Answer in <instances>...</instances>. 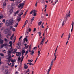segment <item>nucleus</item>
I'll list each match as a JSON object with an SVG mask.
<instances>
[{
	"instance_id": "nucleus-21",
	"label": "nucleus",
	"mask_w": 74,
	"mask_h": 74,
	"mask_svg": "<svg viewBox=\"0 0 74 74\" xmlns=\"http://www.w3.org/2000/svg\"><path fill=\"white\" fill-rule=\"evenodd\" d=\"M27 20H26L25 23L24 24V25H23V27H25V26H26V24L27 23Z\"/></svg>"
},
{
	"instance_id": "nucleus-11",
	"label": "nucleus",
	"mask_w": 74,
	"mask_h": 74,
	"mask_svg": "<svg viewBox=\"0 0 74 74\" xmlns=\"http://www.w3.org/2000/svg\"><path fill=\"white\" fill-rule=\"evenodd\" d=\"M25 49H23L22 50L21 52H22V56H23V53H25Z\"/></svg>"
},
{
	"instance_id": "nucleus-56",
	"label": "nucleus",
	"mask_w": 74,
	"mask_h": 74,
	"mask_svg": "<svg viewBox=\"0 0 74 74\" xmlns=\"http://www.w3.org/2000/svg\"><path fill=\"white\" fill-rule=\"evenodd\" d=\"M38 56H39L40 54V51H38Z\"/></svg>"
},
{
	"instance_id": "nucleus-36",
	"label": "nucleus",
	"mask_w": 74,
	"mask_h": 74,
	"mask_svg": "<svg viewBox=\"0 0 74 74\" xmlns=\"http://www.w3.org/2000/svg\"><path fill=\"white\" fill-rule=\"evenodd\" d=\"M9 44L10 45H12V42L10 41L9 42Z\"/></svg>"
},
{
	"instance_id": "nucleus-44",
	"label": "nucleus",
	"mask_w": 74,
	"mask_h": 74,
	"mask_svg": "<svg viewBox=\"0 0 74 74\" xmlns=\"http://www.w3.org/2000/svg\"><path fill=\"white\" fill-rule=\"evenodd\" d=\"M4 29H5V27H2L1 29V31H2V30H4Z\"/></svg>"
},
{
	"instance_id": "nucleus-17",
	"label": "nucleus",
	"mask_w": 74,
	"mask_h": 74,
	"mask_svg": "<svg viewBox=\"0 0 74 74\" xmlns=\"http://www.w3.org/2000/svg\"><path fill=\"white\" fill-rule=\"evenodd\" d=\"M25 66H24V68L25 69H27V68H28V66L27 65H26V64H24Z\"/></svg>"
},
{
	"instance_id": "nucleus-4",
	"label": "nucleus",
	"mask_w": 74,
	"mask_h": 74,
	"mask_svg": "<svg viewBox=\"0 0 74 74\" xmlns=\"http://www.w3.org/2000/svg\"><path fill=\"white\" fill-rule=\"evenodd\" d=\"M11 60V62L12 63V64L11 66V67H14V63L15 62L16 60H15V59H12Z\"/></svg>"
},
{
	"instance_id": "nucleus-61",
	"label": "nucleus",
	"mask_w": 74,
	"mask_h": 74,
	"mask_svg": "<svg viewBox=\"0 0 74 74\" xmlns=\"http://www.w3.org/2000/svg\"><path fill=\"white\" fill-rule=\"evenodd\" d=\"M21 59V58H20V57L18 58V61H19V60H20Z\"/></svg>"
},
{
	"instance_id": "nucleus-35",
	"label": "nucleus",
	"mask_w": 74,
	"mask_h": 74,
	"mask_svg": "<svg viewBox=\"0 0 74 74\" xmlns=\"http://www.w3.org/2000/svg\"><path fill=\"white\" fill-rule=\"evenodd\" d=\"M3 15L0 16V19H3Z\"/></svg>"
},
{
	"instance_id": "nucleus-55",
	"label": "nucleus",
	"mask_w": 74,
	"mask_h": 74,
	"mask_svg": "<svg viewBox=\"0 0 74 74\" xmlns=\"http://www.w3.org/2000/svg\"><path fill=\"white\" fill-rule=\"evenodd\" d=\"M36 28H34L33 30V32H36Z\"/></svg>"
},
{
	"instance_id": "nucleus-41",
	"label": "nucleus",
	"mask_w": 74,
	"mask_h": 74,
	"mask_svg": "<svg viewBox=\"0 0 74 74\" xmlns=\"http://www.w3.org/2000/svg\"><path fill=\"white\" fill-rule=\"evenodd\" d=\"M3 25V23H0V27H1Z\"/></svg>"
},
{
	"instance_id": "nucleus-63",
	"label": "nucleus",
	"mask_w": 74,
	"mask_h": 74,
	"mask_svg": "<svg viewBox=\"0 0 74 74\" xmlns=\"http://www.w3.org/2000/svg\"><path fill=\"white\" fill-rule=\"evenodd\" d=\"M28 61L29 62V63H30V62H31V60H30L29 59L28 60Z\"/></svg>"
},
{
	"instance_id": "nucleus-59",
	"label": "nucleus",
	"mask_w": 74,
	"mask_h": 74,
	"mask_svg": "<svg viewBox=\"0 0 74 74\" xmlns=\"http://www.w3.org/2000/svg\"><path fill=\"white\" fill-rule=\"evenodd\" d=\"M2 22H5V19H3L2 20Z\"/></svg>"
},
{
	"instance_id": "nucleus-1",
	"label": "nucleus",
	"mask_w": 74,
	"mask_h": 74,
	"mask_svg": "<svg viewBox=\"0 0 74 74\" xmlns=\"http://www.w3.org/2000/svg\"><path fill=\"white\" fill-rule=\"evenodd\" d=\"M14 22V20L13 19H11L9 20H7L6 21V22L5 23V26L8 27V26H11V27H12V23Z\"/></svg>"
},
{
	"instance_id": "nucleus-30",
	"label": "nucleus",
	"mask_w": 74,
	"mask_h": 74,
	"mask_svg": "<svg viewBox=\"0 0 74 74\" xmlns=\"http://www.w3.org/2000/svg\"><path fill=\"white\" fill-rule=\"evenodd\" d=\"M38 33L39 35V36H40L41 34V32L40 31L38 32Z\"/></svg>"
},
{
	"instance_id": "nucleus-26",
	"label": "nucleus",
	"mask_w": 74,
	"mask_h": 74,
	"mask_svg": "<svg viewBox=\"0 0 74 74\" xmlns=\"http://www.w3.org/2000/svg\"><path fill=\"white\" fill-rule=\"evenodd\" d=\"M12 30L13 31V32H15V29L14 28H12Z\"/></svg>"
},
{
	"instance_id": "nucleus-16",
	"label": "nucleus",
	"mask_w": 74,
	"mask_h": 74,
	"mask_svg": "<svg viewBox=\"0 0 74 74\" xmlns=\"http://www.w3.org/2000/svg\"><path fill=\"white\" fill-rule=\"evenodd\" d=\"M21 0H18L16 1V3L17 4H19V3H20L21 2Z\"/></svg>"
},
{
	"instance_id": "nucleus-45",
	"label": "nucleus",
	"mask_w": 74,
	"mask_h": 74,
	"mask_svg": "<svg viewBox=\"0 0 74 74\" xmlns=\"http://www.w3.org/2000/svg\"><path fill=\"white\" fill-rule=\"evenodd\" d=\"M5 6H6V3H5L3 4V7H5Z\"/></svg>"
},
{
	"instance_id": "nucleus-32",
	"label": "nucleus",
	"mask_w": 74,
	"mask_h": 74,
	"mask_svg": "<svg viewBox=\"0 0 74 74\" xmlns=\"http://www.w3.org/2000/svg\"><path fill=\"white\" fill-rule=\"evenodd\" d=\"M42 29H43L44 27V23H43L41 25Z\"/></svg>"
},
{
	"instance_id": "nucleus-39",
	"label": "nucleus",
	"mask_w": 74,
	"mask_h": 74,
	"mask_svg": "<svg viewBox=\"0 0 74 74\" xmlns=\"http://www.w3.org/2000/svg\"><path fill=\"white\" fill-rule=\"evenodd\" d=\"M4 40L5 42H7V38H4Z\"/></svg>"
},
{
	"instance_id": "nucleus-54",
	"label": "nucleus",
	"mask_w": 74,
	"mask_h": 74,
	"mask_svg": "<svg viewBox=\"0 0 74 74\" xmlns=\"http://www.w3.org/2000/svg\"><path fill=\"white\" fill-rule=\"evenodd\" d=\"M36 49H36H37V47H34L33 49H34H34Z\"/></svg>"
},
{
	"instance_id": "nucleus-18",
	"label": "nucleus",
	"mask_w": 74,
	"mask_h": 74,
	"mask_svg": "<svg viewBox=\"0 0 74 74\" xmlns=\"http://www.w3.org/2000/svg\"><path fill=\"white\" fill-rule=\"evenodd\" d=\"M23 12L22 11L21 12H20V14L19 15V17H21V15H23Z\"/></svg>"
},
{
	"instance_id": "nucleus-48",
	"label": "nucleus",
	"mask_w": 74,
	"mask_h": 74,
	"mask_svg": "<svg viewBox=\"0 0 74 74\" xmlns=\"http://www.w3.org/2000/svg\"><path fill=\"white\" fill-rule=\"evenodd\" d=\"M0 55H1V56H3L4 54L3 53H0Z\"/></svg>"
},
{
	"instance_id": "nucleus-14",
	"label": "nucleus",
	"mask_w": 74,
	"mask_h": 74,
	"mask_svg": "<svg viewBox=\"0 0 74 74\" xmlns=\"http://www.w3.org/2000/svg\"><path fill=\"white\" fill-rule=\"evenodd\" d=\"M11 51L9 50L8 51V55H11Z\"/></svg>"
},
{
	"instance_id": "nucleus-31",
	"label": "nucleus",
	"mask_w": 74,
	"mask_h": 74,
	"mask_svg": "<svg viewBox=\"0 0 74 74\" xmlns=\"http://www.w3.org/2000/svg\"><path fill=\"white\" fill-rule=\"evenodd\" d=\"M4 47V46L3 44L2 45H1V46L0 47V48H1H1H3V47Z\"/></svg>"
},
{
	"instance_id": "nucleus-15",
	"label": "nucleus",
	"mask_w": 74,
	"mask_h": 74,
	"mask_svg": "<svg viewBox=\"0 0 74 74\" xmlns=\"http://www.w3.org/2000/svg\"><path fill=\"white\" fill-rule=\"evenodd\" d=\"M56 53H54V56L55 57L54 60V61H55V60H56Z\"/></svg>"
},
{
	"instance_id": "nucleus-8",
	"label": "nucleus",
	"mask_w": 74,
	"mask_h": 74,
	"mask_svg": "<svg viewBox=\"0 0 74 74\" xmlns=\"http://www.w3.org/2000/svg\"><path fill=\"white\" fill-rule=\"evenodd\" d=\"M21 41H22V40L21 39H19V40L18 41V43H17L19 47L21 45Z\"/></svg>"
},
{
	"instance_id": "nucleus-40",
	"label": "nucleus",
	"mask_w": 74,
	"mask_h": 74,
	"mask_svg": "<svg viewBox=\"0 0 74 74\" xmlns=\"http://www.w3.org/2000/svg\"><path fill=\"white\" fill-rule=\"evenodd\" d=\"M28 52H29L28 51H26L25 53V55H27V53H28Z\"/></svg>"
},
{
	"instance_id": "nucleus-3",
	"label": "nucleus",
	"mask_w": 74,
	"mask_h": 74,
	"mask_svg": "<svg viewBox=\"0 0 74 74\" xmlns=\"http://www.w3.org/2000/svg\"><path fill=\"white\" fill-rule=\"evenodd\" d=\"M11 29V27L10 29L6 28L5 29H4L3 31V32L5 34H7L8 33V32Z\"/></svg>"
},
{
	"instance_id": "nucleus-53",
	"label": "nucleus",
	"mask_w": 74,
	"mask_h": 74,
	"mask_svg": "<svg viewBox=\"0 0 74 74\" xmlns=\"http://www.w3.org/2000/svg\"><path fill=\"white\" fill-rule=\"evenodd\" d=\"M28 47H29V45H27L26 46H25V48L27 49V48H28Z\"/></svg>"
},
{
	"instance_id": "nucleus-12",
	"label": "nucleus",
	"mask_w": 74,
	"mask_h": 74,
	"mask_svg": "<svg viewBox=\"0 0 74 74\" xmlns=\"http://www.w3.org/2000/svg\"><path fill=\"white\" fill-rule=\"evenodd\" d=\"M74 22H73L72 23V29H71V32H72V31H73V26H74Z\"/></svg>"
},
{
	"instance_id": "nucleus-60",
	"label": "nucleus",
	"mask_w": 74,
	"mask_h": 74,
	"mask_svg": "<svg viewBox=\"0 0 74 74\" xmlns=\"http://www.w3.org/2000/svg\"><path fill=\"white\" fill-rule=\"evenodd\" d=\"M58 1H59V0H57L56 2H55V4H56V3H58Z\"/></svg>"
},
{
	"instance_id": "nucleus-29",
	"label": "nucleus",
	"mask_w": 74,
	"mask_h": 74,
	"mask_svg": "<svg viewBox=\"0 0 74 74\" xmlns=\"http://www.w3.org/2000/svg\"><path fill=\"white\" fill-rule=\"evenodd\" d=\"M34 10H32L31 12H30V14H33V12H34Z\"/></svg>"
},
{
	"instance_id": "nucleus-37",
	"label": "nucleus",
	"mask_w": 74,
	"mask_h": 74,
	"mask_svg": "<svg viewBox=\"0 0 74 74\" xmlns=\"http://www.w3.org/2000/svg\"><path fill=\"white\" fill-rule=\"evenodd\" d=\"M37 3H38L37 2H36V3L35 5V6L36 7H37Z\"/></svg>"
},
{
	"instance_id": "nucleus-58",
	"label": "nucleus",
	"mask_w": 74,
	"mask_h": 74,
	"mask_svg": "<svg viewBox=\"0 0 74 74\" xmlns=\"http://www.w3.org/2000/svg\"><path fill=\"white\" fill-rule=\"evenodd\" d=\"M26 13H25L24 15H23V16H24V17H25V16H26Z\"/></svg>"
},
{
	"instance_id": "nucleus-2",
	"label": "nucleus",
	"mask_w": 74,
	"mask_h": 74,
	"mask_svg": "<svg viewBox=\"0 0 74 74\" xmlns=\"http://www.w3.org/2000/svg\"><path fill=\"white\" fill-rule=\"evenodd\" d=\"M11 58V55H8L7 56H6V58L7 59H8V60H6V61L7 62H10V61H11L12 60Z\"/></svg>"
},
{
	"instance_id": "nucleus-57",
	"label": "nucleus",
	"mask_w": 74,
	"mask_h": 74,
	"mask_svg": "<svg viewBox=\"0 0 74 74\" xmlns=\"http://www.w3.org/2000/svg\"><path fill=\"white\" fill-rule=\"evenodd\" d=\"M19 11L18 10L16 12V13L18 14V13H19Z\"/></svg>"
},
{
	"instance_id": "nucleus-49",
	"label": "nucleus",
	"mask_w": 74,
	"mask_h": 74,
	"mask_svg": "<svg viewBox=\"0 0 74 74\" xmlns=\"http://www.w3.org/2000/svg\"><path fill=\"white\" fill-rule=\"evenodd\" d=\"M70 34H69V36H68V40H69V38H70Z\"/></svg>"
},
{
	"instance_id": "nucleus-47",
	"label": "nucleus",
	"mask_w": 74,
	"mask_h": 74,
	"mask_svg": "<svg viewBox=\"0 0 74 74\" xmlns=\"http://www.w3.org/2000/svg\"><path fill=\"white\" fill-rule=\"evenodd\" d=\"M17 14V13L16 12H15L14 13V16H16V14Z\"/></svg>"
},
{
	"instance_id": "nucleus-42",
	"label": "nucleus",
	"mask_w": 74,
	"mask_h": 74,
	"mask_svg": "<svg viewBox=\"0 0 74 74\" xmlns=\"http://www.w3.org/2000/svg\"><path fill=\"white\" fill-rule=\"evenodd\" d=\"M70 14H68V15H67V16H66V17L67 18V17H70Z\"/></svg>"
},
{
	"instance_id": "nucleus-51",
	"label": "nucleus",
	"mask_w": 74,
	"mask_h": 74,
	"mask_svg": "<svg viewBox=\"0 0 74 74\" xmlns=\"http://www.w3.org/2000/svg\"><path fill=\"white\" fill-rule=\"evenodd\" d=\"M28 72H29V69H28L27 71L26 72V73H28Z\"/></svg>"
},
{
	"instance_id": "nucleus-5",
	"label": "nucleus",
	"mask_w": 74,
	"mask_h": 74,
	"mask_svg": "<svg viewBox=\"0 0 74 74\" xmlns=\"http://www.w3.org/2000/svg\"><path fill=\"white\" fill-rule=\"evenodd\" d=\"M24 5H25V3H23L19 4L18 5V8H21H21H22L23 7Z\"/></svg>"
},
{
	"instance_id": "nucleus-7",
	"label": "nucleus",
	"mask_w": 74,
	"mask_h": 74,
	"mask_svg": "<svg viewBox=\"0 0 74 74\" xmlns=\"http://www.w3.org/2000/svg\"><path fill=\"white\" fill-rule=\"evenodd\" d=\"M16 56H20L21 55V52H16Z\"/></svg>"
},
{
	"instance_id": "nucleus-28",
	"label": "nucleus",
	"mask_w": 74,
	"mask_h": 74,
	"mask_svg": "<svg viewBox=\"0 0 74 74\" xmlns=\"http://www.w3.org/2000/svg\"><path fill=\"white\" fill-rule=\"evenodd\" d=\"M24 41H26V42H27V41H28V40H27V38H25L24 39Z\"/></svg>"
},
{
	"instance_id": "nucleus-62",
	"label": "nucleus",
	"mask_w": 74,
	"mask_h": 74,
	"mask_svg": "<svg viewBox=\"0 0 74 74\" xmlns=\"http://www.w3.org/2000/svg\"><path fill=\"white\" fill-rule=\"evenodd\" d=\"M47 5H46L45 6V9H46V8H47Z\"/></svg>"
},
{
	"instance_id": "nucleus-52",
	"label": "nucleus",
	"mask_w": 74,
	"mask_h": 74,
	"mask_svg": "<svg viewBox=\"0 0 74 74\" xmlns=\"http://www.w3.org/2000/svg\"><path fill=\"white\" fill-rule=\"evenodd\" d=\"M8 66H11V63H8Z\"/></svg>"
},
{
	"instance_id": "nucleus-64",
	"label": "nucleus",
	"mask_w": 74,
	"mask_h": 74,
	"mask_svg": "<svg viewBox=\"0 0 74 74\" xmlns=\"http://www.w3.org/2000/svg\"><path fill=\"white\" fill-rule=\"evenodd\" d=\"M22 38V36H21L19 38V40H21V38Z\"/></svg>"
},
{
	"instance_id": "nucleus-27",
	"label": "nucleus",
	"mask_w": 74,
	"mask_h": 74,
	"mask_svg": "<svg viewBox=\"0 0 74 74\" xmlns=\"http://www.w3.org/2000/svg\"><path fill=\"white\" fill-rule=\"evenodd\" d=\"M21 17H20L18 18L17 19V21H18V22H19V21H21Z\"/></svg>"
},
{
	"instance_id": "nucleus-23",
	"label": "nucleus",
	"mask_w": 74,
	"mask_h": 74,
	"mask_svg": "<svg viewBox=\"0 0 74 74\" xmlns=\"http://www.w3.org/2000/svg\"><path fill=\"white\" fill-rule=\"evenodd\" d=\"M42 23V21H40L38 23V26H40L41 24Z\"/></svg>"
},
{
	"instance_id": "nucleus-38",
	"label": "nucleus",
	"mask_w": 74,
	"mask_h": 74,
	"mask_svg": "<svg viewBox=\"0 0 74 74\" xmlns=\"http://www.w3.org/2000/svg\"><path fill=\"white\" fill-rule=\"evenodd\" d=\"M44 41V40H42V41H41V42H40V45H41V44H42L43 43Z\"/></svg>"
},
{
	"instance_id": "nucleus-34",
	"label": "nucleus",
	"mask_w": 74,
	"mask_h": 74,
	"mask_svg": "<svg viewBox=\"0 0 74 74\" xmlns=\"http://www.w3.org/2000/svg\"><path fill=\"white\" fill-rule=\"evenodd\" d=\"M3 45H4V46H7L8 45V44H7V43H4L3 44Z\"/></svg>"
},
{
	"instance_id": "nucleus-25",
	"label": "nucleus",
	"mask_w": 74,
	"mask_h": 74,
	"mask_svg": "<svg viewBox=\"0 0 74 74\" xmlns=\"http://www.w3.org/2000/svg\"><path fill=\"white\" fill-rule=\"evenodd\" d=\"M18 23H17L16 25L14 26L15 27H17V26H18Z\"/></svg>"
},
{
	"instance_id": "nucleus-20",
	"label": "nucleus",
	"mask_w": 74,
	"mask_h": 74,
	"mask_svg": "<svg viewBox=\"0 0 74 74\" xmlns=\"http://www.w3.org/2000/svg\"><path fill=\"white\" fill-rule=\"evenodd\" d=\"M17 51V49H15L14 51H13V53L14 54H15V53H16V51Z\"/></svg>"
},
{
	"instance_id": "nucleus-24",
	"label": "nucleus",
	"mask_w": 74,
	"mask_h": 74,
	"mask_svg": "<svg viewBox=\"0 0 74 74\" xmlns=\"http://www.w3.org/2000/svg\"><path fill=\"white\" fill-rule=\"evenodd\" d=\"M31 53V55H33V53H34V51L33 50H32L30 51Z\"/></svg>"
},
{
	"instance_id": "nucleus-33",
	"label": "nucleus",
	"mask_w": 74,
	"mask_h": 74,
	"mask_svg": "<svg viewBox=\"0 0 74 74\" xmlns=\"http://www.w3.org/2000/svg\"><path fill=\"white\" fill-rule=\"evenodd\" d=\"M22 60L21 61V63H22V61L23 60V58H24V57H23V56H22Z\"/></svg>"
},
{
	"instance_id": "nucleus-50",
	"label": "nucleus",
	"mask_w": 74,
	"mask_h": 74,
	"mask_svg": "<svg viewBox=\"0 0 74 74\" xmlns=\"http://www.w3.org/2000/svg\"><path fill=\"white\" fill-rule=\"evenodd\" d=\"M32 30V29H31V28H29L28 29V31L29 32H30Z\"/></svg>"
},
{
	"instance_id": "nucleus-22",
	"label": "nucleus",
	"mask_w": 74,
	"mask_h": 74,
	"mask_svg": "<svg viewBox=\"0 0 74 74\" xmlns=\"http://www.w3.org/2000/svg\"><path fill=\"white\" fill-rule=\"evenodd\" d=\"M14 34H13L11 36L10 38V40H12V38H13L14 37Z\"/></svg>"
},
{
	"instance_id": "nucleus-46",
	"label": "nucleus",
	"mask_w": 74,
	"mask_h": 74,
	"mask_svg": "<svg viewBox=\"0 0 74 74\" xmlns=\"http://www.w3.org/2000/svg\"><path fill=\"white\" fill-rule=\"evenodd\" d=\"M64 23H65L64 21H63L62 23V26H63V25H64Z\"/></svg>"
},
{
	"instance_id": "nucleus-9",
	"label": "nucleus",
	"mask_w": 74,
	"mask_h": 74,
	"mask_svg": "<svg viewBox=\"0 0 74 74\" xmlns=\"http://www.w3.org/2000/svg\"><path fill=\"white\" fill-rule=\"evenodd\" d=\"M9 11L11 13L12 12V11H13V9H12V8L10 7L9 8Z\"/></svg>"
},
{
	"instance_id": "nucleus-10",
	"label": "nucleus",
	"mask_w": 74,
	"mask_h": 74,
	"mask_svg": "<svg viewBox=\"0 0 74 74\" xmlns=\"http://www.w3.org/2000/svg\"><path fill=\"white\" fill-rule=\"evenodd\" d=\"M53 61L51 62V65L48 69H50V70H51V68H52V66L53 64Z\"/></svg>"
},
{
	"instance_id": "nucleus-6",
	"label": "nucleus",
	"mask_w": 74,
	"mask_h": 74,
	"mask_svg": "<svg viewBox=\"0 0 74 74\" xmlns=\"http://www.w3.org/2000/svg\"><path fill=\"white\" fill-rule=\"evenodd\" d=\"M36 12H37V11L36 10H34V12L32 14L33 16H36L37 15V13H36Z\"/></svg>"
},
{
	"instance_id": "nucleus-19",
	"label": "nucleus",
	"mask_w": 74,
	"mask_h": 74,
	"mask_svg": "<svg viewBox=\"0 0 74 74\" xmlns=\"http://www.w3.org/2000/svg\"><path fill=\"white\" fill-rule=\"evenodd\" d=\"M11 47V48L10 49V50L11 51H14V49L12 48V46H11V45H10Z\"/></svg>"
},
{
	"instance_id": "nucleus-13",
	"label": "nucleus",
	"mask_w": 74,
	"mask_h": 74,
	"mask_svg": "<svg viewBox=\"0 0 74 74\" xmlns=\"http://www.w3.org/2000/svg\"><path fill=\"white\" fill-rule=\"evenodd\" d=\"M4 42V40L0 39V46L1 44H3Z\"/></svg>"
},
{
	"instance_id": "nucleus-43",
	"label": "nucleus",
	"mask_w": 74,
	"mask_h": 74,
	"mask_svg": "<svg viewBox=\"0 0 74 74\" xmlns=\"http://www.w3.org/2000/svg\"><path fill=\"white\" fill-rule=\"evenodd\" d=\"M34 17H33L32 19H31V21H33V20H34Z\"/></svg>"
}]
</instances>
